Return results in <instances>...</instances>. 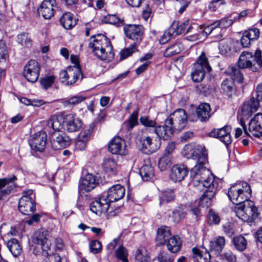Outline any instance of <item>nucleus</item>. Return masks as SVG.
<instances>
[{"mask_svg": "<svg viewBox=\"0 0 262 262\" xmlns=\"http://www.w3.org/2000/svg\"><path fill=\"white\" fill-rule=\"evenodd\" d=\"M72 68H75V69L77 68V70H78V72L72 71L73 73H74L73 75L76 76V79H74L73 77V76H70V79H69V81L67 82V85H71L74 83H75L77 80L78 79L80 76H81V80H82L83 78V75L82 74V72L81 71V69L80 68V66L79 64H76L75 66L72 67Z\"/></svg>", "mask_w": 262, "mask_h": 262, "instance_id": "obj_60", "label": "nucleus"}, {"mask_svg": "<svg viewBox=\"0 0 262 262\" xmlns=\"http://www.w3.org/2000/svg\"><path fill=\"white\" fill-rule=\"evenodd\" d=\"M17 178L14 174L0 179V200L12 192L18 186L16 181Z\"/></svg>", "mask_w": 262, "mask_h": 262, "instance_id": "obj_12", "label": "nucleus"}, {"mask_svg": "<svg viewBox=\"0 0 262 262\" xmlns=\"http://www.w3.org/2000/svg\"><path fill=\"white\" fill-rule=\"evenodd\" d=\"M47 140V133L45 130H41L31 136L28 142L32 150L42 152L45 149Z\"/></svg>", "mask_w": 262, "mask_h": 262, "instance_id": "obj_15", "label": "nucleus"}, {"mask_svg": "<svg viewBox=\"0 0 262 262\" xmlns=\"http://www.w3.org/2000/svg\"><path fill=\"white\" fill-rule=\"evenodd\" d=\"M56 0H44L38 8L37 12L45 19H50L54 16L57 8Z\"/></svg>", "mask_w": 262, "mask_h": 262, "instance_id": "obj_20", "label": "nucleus"}, {"mask_svg": "<svg viewBox=\"0 0 262 262\" xmlns=\"http://www.w3.org/2000/svg\"><path fill=\"white\" fill-rule=\"evenodd\" d=\"M221 92L228 97H231L235 94L236 87L232 79L227 78L221 84Z\"/></svg>", "mask_w": 262, "mask_h": 262, "instance_id": "obj_30", "label": "nucleus"}, {"mask_svg": "<svg viewBox=\"0 0 262 262\" xmlns=\"http://www.w3.org/2000/svg\"><path fill=\"white\" fill-rule=\"evenodd\" d=\"M49 250H46V251H45L43 246L36 245V246L34 247L32 252L33 254L36 256L42 255L45 258H47L50 255L48 252Z\"/></svg>", "mask_w": 262, "mask_h": 262, "instance_id": "obj_64", "label": "nucleus"}, {"mask_svg": "<svg viewBox=\"0 0 262 262\" xmlns=\"http://www.w3.org/2000/svg\"><path fill=\"white\" fill-rule=\"evenodd\" d=\"M259 105L258 101L253 97L245 101L242 107V114L243 117L247 119L251 116L257 110Z\"/></svg>", "mask_w": 262, "mask_h": 262, "instance_id": "obj_28", "label": "nucleus"}, {"mask_svg": "<svg viewBox=\"0 0 262 262\" xmlns=\"http://www.w3.org/2000/svg\"><path fill=\"white\" fill-rule=\"evenodd\" d=\"M124 141L120 137H115L108 144V150L113 154L124 155V149L122 148Z\"/></svg>", "mask_w": 262, "mask_h": 262, "instance_id": "obj_31", "label": "nucleus"}, {"mask_svg": "<svg viewBox=\"0 0 262 262\" xmlns=\"http://www.w3.org/2000/svg\"><path fill=\"white\" fill-rule=\"evenodd\" d=\"M138 110L134 111L129 116L127 122L124 123V124L126 125V130L128 131L132 130L135 126L138 125Z\"/></svg>", "mask_w": 262, "mask_h": 262, "instance_id": "obj_54", "label": "nucleus"}, {"mask_svg": "<svg viewBox=\"0 0 262 262\" xmlns=\"http://www.w3.org/2000/svg\"><path fill=\"white\" fill-rule=\"evenodd\" d=\"M158 140H155V142H152V138L149 136L143 135L138 140L139 146L140 150L146 155L151 154L157 151L161 145V140L163 139L157 135Z\"/></svg>", "mask_w": 262, "mask_h": 262, "instance_id": "obj_10", "label": "nucleus"}, {"mask_svg": "<svg viewBox=\"0 0 262 262\" xmlns=\"http://www.w3.org/2000/svg\"><path fill=\"white\" fill-rule=\"evenodd\" d=\"M220 258L223 262H236V257L233 253L228 251L220 255Z\"/></svg>", "mask_w": 262, "mask_h": 262, "instance_id": "obj_61", "label": "nucleus"}, {"mask_svg": "<svg viewBox=\"0 0 262 262\" xmlns=\"http://www.w3.org/2000/svg\"><path fill=\"white\" fill-rule=\"evenodd\" d=\"M174 256L168 253L166 251H161L157 255V259L159 262H173Z\"/></svg>", "mask_w": 262, "mask_h": 262, "instance_id": "obj_59", "label": "nucleus"}, {"mask_svg": "<svg viewBox=\"0 0 262 262\" xmlns=\"http://www.w3.org/2000/svg\"><path fill=\"white\" fill-rule=\"evenodd\" d=\"M89 191L78 189L76 205L79 209L88 204L89 202L92 200L93 195Z\"/></svg>", "mask_w": 262, "mask_h": 262, "instance_id": "obj_37", "label": "nucleus"}, {"mask_svg": "<svg viewBox=\"0 0 262 262\" xmlns=\"http://www.w3.org/2000/svg\"><path fill=\"white\" fill-rule=\"evenodd\" d=\"M194 115L193 118L189 116L190 121L207 122L211 116L210 104L208 103H201L196 108Z\"/></svg>", "mask_w": 262, "mask_h": 262, "instance_id": "obj_18", "label": "nucleus"}, {"mask_svg": "<svg viewBox=\"0 0 262 262\" xmlns=\"http://www.w3.org/2000/svg\"><path fill=\"white\" fill-rule=\"evenodd\" d=\"M98 184L96 177L92 174L88 173L80 180L78 189L84 191H91Z\"/></svg>", "mask_w": 262, "mask_h": 262, "instance_id": "obj_24", "label": "nucleus"}, {"mask_svg": "<svg viewBox=\"0 0 262 262\" xmlns=\"http://www.w3.org/2000/svg\"><path fill=\"white\" fill-rule=\"evenodd\" d=\"M231 129L232 128L230 125H225L220 128H214L209 132V136L219 139L221 142L227 146L232 141L230 135Z\"/></svg>", "mask_w": 262, "mask_h": 262, "instance_id": "obj_17", "label": "nucleus"}, {"mask_svg": "<svg viewBox=\"0 0 262 262\" xmlns=\"http://www.w3.org/2000/svg\"><path fill=\"white\" fill-rule=\"evenodd\" d=\"M86 99L85 96L81 95H75L68 99L63 101L62 104L64 106L73 107L84 101Z\"/></svg>", "mask_w": 262, "mask_h": 262, "instance_id": "obj_49", "label": "nucleus"}, {"mask_svg": "<svg viewBox=\"0 0 262 262\" xmlns=\"http://www.w3.org/2000/svg\"><path fill=\"white\" fill-rule=\"evenodd\" d=\"M40 67L38 62L35 60H30L24 68L23 76L30 82H36L39 75Z\"/></svg>", "mask_w": 262, "mask_h": 262, "instance_id": "obj_14", "label": "nucleus"}, {"mask_svg": "<svg viewBox=\"0 0 262 262\" xmlns=\"http://www.w3.org/2000/svg\"><path fill=\"white\" fill-rule=\"evenodd\" d=\"M101 23L113 25L117 27L125 25L124 19L120 18L116 14H107L102 18Z\"/></svg>", "mask_w": 262, "mask_h": 262, "instance_id": "obj_41", "label": "nucleus"}, {"mask_svg": "<svg viewBox=\"0 0 262 262\" xmlns=\"http://www.w3.org/2000/svg\"><path fill=\"white\" fill-rule=\"evenodd\" d=\"M75 69V68H72L71 66L68 67L67 70H62L59 73V79L61 82L62 83L65 84V85H67V82L69 81L70 79V76H73L74 79H76V76L73 75L74 73L72 72V71H74L75 72L77 71L78 72V70Z\"/></svg>", "mask_w": 262, "mask_h": 262, "instance_id": "obj_45", "label": "nucleus"}, {"mask_svg": "<svg viewBox=\"0 0 262 262\" xmlns=\"http://www.w3.org/2000/svg\"><path fill=\"white\" fill-rule=\"evenodd\" d=\"M55 77L54 75L47 76L40 78L39 82L42 87L47 90L54 83Z\"/></svg>", "mask_w": 262, "mask_h": 262, "instance_id": "obj_57", "label": "nucleus"}, {"mask_svg": "<svg viewBox=\"0 0 262 262\" xmlns=\"http://www.w3.org/2000/svg\"><path fill=\"white\" fill-rule=\"evenodd\" d=\"M175 195L174 191L171 189H167L163 191L160 195V204L168 203L174 200Z\"/></svg>", "mask_w": 262, "mask_h": 262, "instance_id": "obj_47", "label": "nucleus"}, {"mask_svg": "<svg viewBox=\"0 0 262 262\" xmlns=\"http://www.w3.org/2000/svg\"><path fill=\"white\" fill-rule=\"evenodd\" d=\"M234 212L237 217L245 222L252 223L257 217V208L253 202L248 200L240 206H235Z\"/></svg>", "mask_w": 262, "mask_h": 262, "instance_id": "obj_7", "label": "nucleus"}, {"mask_svg": "<svg viewBox=\"0 0 262 262\" xmlns=\"http://www.w3.org/2000/svg\"><path fill=\"white\" fill-rule=\"evenodd\" d=\"M249 137L260 138L262 137V113H257L249 123Z\"/></svg>", "mask_w": 262, "mask_h": 262, "instance_id": "obj_22", "label": "nucleus"}, {"mask_svg": "<svg viewBox=\"0 0 262 262\" xmlns=\"http://www.w3.org/2000/svg\"><path fill=\"white\" fill-rule=\"evenodd\" d=\"M232 242L235 248L240 252L244 251L247 248V241L242 235L234 236Z\"/></svg>", "mask_w": 262, "mask_h": 262, "instance_id": "obj_46", "label": "nucleus"}, {"mask_svg": "<svg viewBox=\"0 0 262 262\" xmlns=\"http://www.w3.org/2000/svg\"><path fill=\"white\" fill-rule=\"evenodd\" d=\"M183 50V45L178 42L172 44L167 47L164 52V56L170 57L180 53Z\"/></svg>", "mask_w": 262, "mask_h": 262, "instance_id": "obj_43", "label": "nucleus"}, {"mask_svg": "<svg viewBox=\"0 0 262 262\" xmlns=\"http://www.w3.org/2000/svg\"><path fill=\"white\" fill-rule=\"evenodd\" d=\"M90 209L92 212L98 215L108 213L110 215L114 216L120 211V207L113 210L111 202L104 193L100 195L90 204Z\"/></svg>", "mask_w": 262, "mask_h": 262, "instance_id": "obj_6", "label": "nucleus"}, {"mask_svg": "<svg viewBox=\"0 0 262 262\" xmlns=\"http://www.w3.org/2000/svg\"><path fill=\"white\" fill-rule=\"evenodd\" d=\"M216 190L217 188H214L213 187L211 189L206 188L203 194L200 198L199 205L206 207L210 206Z\"/></svg>", "mask_w": 262, "mask_h": 262, "instance_id": "obj_32", "label": "nucleus"}, {"mask_svg": "<svg viewBox=\"0 0 262 262\" xmlns=\"http://www.w3.org/2000/svg\"><path fill=\"white\" fill-rule=\"evenodd\" d=\"M238 66H230L226 70V73L229 75L232 79L233 81H235L239 83H242L244 80L243 74L241 72V70Z\"/></svg>", "mask_w": 262, "mask_h": 262, "instance_id": "obj_39", "label": "nucleus"}, {"mask_svg": "<svg viewBox=\"0 0 262 262\" xmlns=\"http://www.w3.org/2000/svg\"><path fill=\"white\" fill-rule=\"evenodd\" d=\"M189 117L186 112L182 108H178L171 113L165 120L163 125H158L155 128L156 134L168 140L173 135L175 130L181 131L186 127Z\"/></svg>", "mask_w": 262, "mask_h": 262, "instance_id": "obj_1", "label": "nucleus"}, {"mask_svg": "<svg viewBox=\"0 0 262 262\" xmlns=\"http://www.w3.org/2000/svg\"><path fill=\"white\" fill-rule=\"evenodd\" d=\"M237 63L241 69H248L252 72H257L262 68V52L259 49H257L254 54L249 51H243Z\"/></svg>", "mask_w": 262, "mask_h": 262, "instance_id": "obj_4", "label": "nucleus"}, {"mask_svg": "<svg viewBox=\"0 0 262 262\" xmlns=\"http://www.w3.org/2000/svg\"><path fill=\"white\" fill-rule=\"evenodd\" d=\"M220 22L219 21H216L210 25L206 27L202 31V34H205L206 35H209L212 33L213 31L216 30H219L220 28L219 27Z\"/></svg>", "mask_w": 262, "mask_h": 262, "instance_id": "obj_63", "label": "nucleus"}, {"mask_svg": "<svg viewBox=\"0 0 262 262\" xmlns=\"http://www.w3.org/2000/svg\"><path fill=\"white\" fill-rule=\"evenodd\" d=\"M82 121L75 114L64 113V123L63 129L69 133L78 131L82 127Z\"/></svg>", "mask_w": 262, "mask_h": 262, "instance_id": "obj_19", "label": "nucleus"}, {"mask_svg": "<svg viewBox=\"0 0 262 262\" xmlns=\"http://www.w3.org/2000/svg\"><path fill=\"white\" fill-rule=\"evenodd\" d=\"M172 157L163 154L158 162V167L161 171H165L170 166L172 163Z\"/></svg>", "mask_w": 262, "mask_h": 262, "instance_id": "obj_50", "label": "nucleus"}, {"mask_svg": "<svg viewBox=\"0 0 262 262\" xmlns=\"http://www.w3.org/2000/svg\"><path fill=\"white\" fill-rule=\"evenodd\" d=\"M212 70L207 58L204 52H202L194 64L191 74L192 80L195 82H199L203 80L206 72H210Z\"/></svg>", "mask_w": 262, "mask_h": 262, "instance_id": "obj_8", "label": "nucleus"}, {"mask_svg": "<svg viewBox=\"0 0 262 262\" xmlns=\"http://www.w3.org/2000/svg\"><path fill=\"white\" fill-rule=\"evenodd\" d=\"M51 237L50 232L43 228H41L35 232L32 241L35 244L43 246L44 251H46V250H50Z\"/></svg>", "mask_w": 262, "mask_h": 262, "instance_id": "obj_16", "label": "nucleus"}, {"mask_svg": "<svg viewBox=\"0 0 262 262\" xmlns=\"http://www.w3.org/2000/svg\"><path fill=\"white\" fill-rule=\"evenodd\" d=\"M167 250L171 253H176L180 251L182 247V241L178 235L171 236L166 243Z\"/></svg>", "mask_w": 262, "mask_h": 262, "instance_id": "obj_36", "label": "nucleus"}, {"mask_svg": "<svg viewBox=\"0 0 262 262\" xmlns=\"http://www.w3.org/2000/svg\"><path fill=\"white\" fill-rule=\"evenodd\" d=\"M102 167L104 170L113 175L117 173V164L116 160L112 158H105L102 163Z\"/></svg>", "mask_w": 262, "mask_h": 262, "instance_id": "obj_40", "label": "nucleus"}, {"mask_svg": "<svg viewBox=\"0 0 262 262\" xmlns=\"http://www.w3.org/2000/svg\"><path fill=\"white\" fill-rule=\"evenodd\" d=\"M136 43L131 44L129 47L125 48L120 52V59L123 60L131 56L137 50Z\"/></svg>", "mask_w": 262, "mask_h": 262, "instance_id": "obj_56", "label": "nucleus"}, {"mask_svg": "<svg viewBox=\"0 0 262 262\" xmlns=\"http://www.w3.org/2000/svg\"><path fill=\"white\" fill-rule=\"evenodd\" d=\"M90 251L94 254L99 253L102 250V245L98 240H93L90 243Z\"/></svg>", "mask_w": 262, "mask_h": 262, "instance_id": "obj_62", "label": "nucleus"}, {"mask_svg": "<svg viewBox=\"0 0 262 262\" xmlns=\"http://www.w3.org/2000/svg\"><path fill=\"white\" fill-rule=\"evenodd\" d=\"M187 209L185 205H180L176 207L172 212L171 217L175 223H179L186 216Z\"/></svg>", "mask_w": 262, "mask_h": 262, "instance_id": "obj_38", "label": "nucleus"}, {"mask_svg": "<svg viewBox=\"0 0 262 262\" xmlns=\"http://www.w3.org/2000/svg\"><path fill=\"white\" fill-rule=\"evenodd\" d=\"M77 19L74 17L73 14L71 12H66L62 14L60 18V23L66 29H71L77 24Z\"/></svg>", "mask_w": 262, "mask_h": 262, "instance_id": "obj_35", "label": "nucleus"}, {"mask_svg": "<svg viewBox=\"0 0 262 262\" xmlns=\"http://www.w3.org/2000/svg\"><path fill=\"white\" fill-rule=\"evenodd\" d=\"M64 123V113H58L52 116L48 121L47 125L51 128L52 132H60V129H63Z\"/></svg>", "mask_w": 262, "mask_h": 262, "instance_id": "obj_26", "label": "nucleus"}, {"mask_svg": "<svg viewBox=\"0 0 262 262\" xmlns=\"http://www.w3.org/2000/svg\"><path fill=\"white\" fill-rule=\"evenodd\" d=\"M17 42L22 46L26 47H31L32 45V40L28 36V33L25 32H21L17 36Z\"/></svg>", "mask_w": 262, "mask_h": 262, "instance_id": "obj_55", "label": "nucleus"}, {"mask_svg": "<svg viewBox=\"0 0 262 262\" xmlns=\"http://www.w3.org/2000/svg\"><path fill=\"white\" fill-rule=\"evenodd\" d=\"M51 145L54 150H59L68 147L71 142V140L63 132L49 131Z\"/></svg>", "mask_w": 262, "mask_h": 262, "instance_id": "obj_11", "label": "nucleus"}, {"mask_svg": "<svg viewBox=\"0 0 262 262\" xmlns=\"http://www.w3.org/2000/svg\"><path fill=\"white\" fill-rule=\"evenodd\" d=\"M125 192L124 187L117 184L110 188L105 196H107L109 201L112 203L122 199L125 195Z\"/></svg>", "mask_w": 262, "mask_h": 262, "instance_id": "obj_27", "label": "nucleus"}, {"mask_svg": "<svg viewBox=\"0 0 262 262\" xmlns=\"http://www.w3.org/2000/svg\"><path fill=\"white\" fill-rule=\"evenodd\" d=\"M95 127V123L94 122L91 123L80 133L78 138L88 142L91 139Z\"/></svg>", "mask_w": 262, "mask_h": 262, "instance_id": "obj_48", "label": "nucleus"}, {"mask_svg": "<svg viewBox=\"0 0 262 262\" xmlns=\"http://www.w3.org/2000/svg\"><path fill=\"white\" fill-rule=\"evenodd\" d=\"M225 245V238L224 236H218L213 238L209 243L210 251L219 255L223 251Z\"/></svg>", "mask_w": 262, "mask_h": 262, "instance_id": "obj_34", "label": "nucleus"}, {"mask_svg": "<svg viewBox=\"0 0 262 262\" xmlns=\"http://www.w3.org/2000/svg\"><path fill=\"white\" fill-rule=\"evenodd\" d=\"M136 262H150V257L146 250L138 249L135 255Z\"/></svg>", "mask_w": 262, "mask_h": 262, "instance_id": "obj_52", "label": "nucleus"}, {"mask_svg": "<svg viewBox=\"0 0 262 262\" xmlns=\"http://www.w3.org/2000/svg\"><path fill=\"white\" fill-rule=\"evenodd\" d=\"M7 247L14 257L19 255L22 252V248L18 240L12 238L7 243Z\"/></svg>", "mask_w": 262, "mask_h": 262, "instance_id": "obj_44", "label": "nucleus"}, {"mask_svg": "<svg viewBox=\"0 0 262 262\" xmlns=\"http://www.w3.org/2000/svg\"><path fill=\"white\" fill-rule=\"evenodd\" d=\"M145 29L141 25L125 24L123 31L126 37L135 40L133 43L140 44L142 40Z\"/></svg>", "mask_w": 262, "mask_h": 262, "instance_id": "obj_13", "label": "nucleus"}, {"mask_svg": "<svg viewBox=\"0 0 262 262\" xmlns=\"http://www.w3.org/2000/svg\"><path fill=\"white\" fill-rule=\"evenodd\" d=\"M139 120L141 124L144 126L154 128V132L156 134L155 128L158 126H157L156 121L150 119L148 116H141Z\"/></svg>", "mask_w": 262, "mask_h": 262, "instance_id": "obj_58", "label": "nucleus"}, {"mask_svg": "<svg viewBox=\"0 0 262 262\" xmlns=\"http://www.w3.org/2000/svg\"><path fill=\"white\" fill-rule=\"evenodd\" d=\"M189 26L188 20H185L179 24L178 21H174L170 27V30L173 31V33H176L178 35H181L183 33H189L191 32L193 27L189 26L186 30V27Z\"/></svg>", "mask_w": 262, "mask_h": 262, "instance_id": "obj_33", "label": "nucleus"}, {"mask_svg": "<svg viewBox=\"0 0 262 262\" xmlns=\"http://www.w3.org/2000/svg\"><path fill=\"white\" fill-rule=\"evenodd\" d=\"M115 256L122 262H128V251L123 245H120L115 252Z\"/></svg>", "mask_w": 262, "mask_h": 262, "instance_id": "obj_53", "label": "nucleus"}, {"mask_svg": "<svg viewBox=\"0 0 262 262\" xmlns=\"http://www.w3.org/2000/svg\"><path fill=\"white\" fill-rule=\"evenodd\" d=\"M205 163H198L191 169V181L195 186L202 185L206 188H217L218 183L214 180L211 171L205 167Z\"/></svg>", "mask_w": 262, "mask_h": 262, "instance_id": "obj_3", "label": "nucleus"}, {"mask_svg": "<svg viewBox=\"0 0 262 262\" xmlns=\"http://www.w3.org/2000/svg\"><path fill=\"white\" fill-rule=\"evenodd\" d=\"M194 262H210L211 255L204 247H194L192 249Z\"/></svg>", "mask_w": 262, "mask_h": 262, "instance_id": "obj_29", "label": "nucleus"}, {"mask_svg": "<svg viewBox=\"0 0 262 262\" xmlns=\"http://www.w3.org/2000/svg\"><path fill=\"white\" fill-rule=\"evenodd\" d=\"M188 173V169L184 164H176L170 169L169 177L174 182H180L184 179Z\"/></svg>", "mask_w": 262, "mask_h": 262, "instance_id": "obj_23", "label": "nucleus"}, {"mask_svg": "<svg viewBox=\"0 0 262 262\" xmlns=\"http://www.w3.org/2000/svg\"><path fill=\"white\" fill-rule=\"evenodd\" d=\"M6 64L9 63V54L7 47L3 40H0V63Z\"/></svg>", "mask_w": 262, "mask_h": 262, "instance_id": "obj_51", "label": "nucleus"}, {"mask_svg": "<svg viewBox=\"0 0 262 262\" xmlns=\"http://www.w3.org/2000/svg\"><path fill=\"white\" fill-rule=\"evenodd\" d=\"M18 209L24 215H30L36 211V204L31 197L23 196L18 202Z\"/></svg>", "mask_w": 262, "mask_h": 262, "instance_id": "obj_21", "label": "nucleus"}, {"mask_svg": "<svg viewBox=\"0 0 262 262\" xmlns=\"http://www.w3.org/2000/svg\"><path fill=\"white\" fill-rule=\"evenodd\" d=\"M252 190L250 185L246 182L232 185L228 190V196L235 206H240L251 196Z\"/></svg>", "mask_w": 262, "mask_h": 262, "instance_id": "obj_5", "label": "nucleus"}, {"mask_svg": "<svg viewBox=\"0 0 262 262\" xmlns=\"http://www.w3.org/2000/svg\"><path fill=\"white\" fill-rule=\"evenodd\" d=\"M139 173L143 181H148L155 175L154 168L150 164H144L140 168Z\"/></svg>", "mask_w": 262, "mask_h": 262, "instance_id": "obj_42", "label": "nucleus"}, {"mask_svg": "<svg viewBox=\"0 0 262 262\" xmlns=\"http://www.w3.org/2000/svg\"><path fill=\"white\" fill-rule=\"evenodd\" d=\"M90 39L93 40L89 43V46L99 59L107 62L114 59L115 55L113 51V46L107 36L102 34H97L92 36Z\"/></svg>", "mask_w": 262, "mask_h": 262, "instance_id": "obj_2", "label": "nucleus"}, {"mask_svg": "<svg viewBox=\"0 0 262 262\" xmlns=\"http://www.w3.org/2000/svg\"><path fill=\"white\" fill-rule=\"evenodd\" d=\"M171 237V230L169 227L162 226L157 230L156 237L155 239L157 246H163L166 244L167 241Z\"/></svg>", "mask_w": 262, "mask_h": 262, "instance_id": "obj_25", "label": "nucleus"}, {"mask_svg": "<svg viewBox=\"0 0 262 262\" xmlns=\"http://www.w3.org/2000/svg\"><path fill=\"white\" fill-rule=\"evenodd\" d=\"M183 157L189 159L195 160L196 164L206 163L207 161V154L204 146L200 145L189 144L186 145L183 149Z\"/></svg>", "mask_w": 262, "mask_h": 262, "instance_id": "obj_9", "label": "nucleus"}]
</instances>
